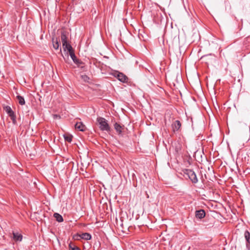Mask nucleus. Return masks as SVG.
Instances as JSON below:
<instances>
[{"label":"nucleus","mask_w":250,"mask_h":250,"mask_svg":"<svg viewBox=\"0 0 250 250\" xmlns=\"http://www.w3.org/2000/svg\"><path fill=\"white\" fill-rule=\"evenodd\" d=\"M97 125L102 131H105L107 132H109L110 131V127L108 124V122L104 118L101 117H98L97 118Z\"/></svg>","instance_id":"f257e3e1"},{"label":"nucleus","mask_w":250,"mask_h":250,"mask_svg":"<svg viewBox=\"0 0 250 250\" xmlns=\"http://www.w3.org/2000/svg\"><path fill=\"white\" fill-rule=\"evenodd\" d=\"M184 175L187 176L193 183L198 182V179L194 171L191 169H186L184 171Z\"/></svg>","instance_id":"f03ea898"},{"label":"nucleus","mask_w":250,"mask_h":250,"mask_svg":"<svg viewBox=\"0 0 250 250\" xmlns=\"http://www.w3.org/2000/svg\"><path fill=\"white\" fill-rule=\"evenodd\" d=\"M73 238L75 240H79L83 239L86 240H90L91 238V235L88 233H83L82 234H76L73 236Z\"/></svg>","instance_id":"7ed1b4c3"},{"label":"nucleus","mask_w":250,"mask_h":250,"mask_svg":"<svg viewBox=\"0 0 250 250\" xmlns=\"http://www.w3.org/2000/svg\"><path fill=\"white\" fill-rule=\"evenodd\" d=\"M4 110L5 112L9 115L10 117L11 120L13 121V123H15L16 122V116L12 111L11 108L9 106H6L4 107Z\"/></svg>","instance_id":"20e7f679"},{"label":"nucleus","mask_w":250,"mask_h":250,"mask_svg":"<svg viewBox=\"0 0 250 250\" xmlns=\"http://www.w3.org/2000/svg\"><path fill=\"white\" fill-rule=\"evenodd\" d=\"M114 76L120 81H121L122 82L125 83V82H126L127 81V77L122 73L116 72L115 73Z\"/></svg>","instance_id":"39448f33"},{"label":"nucleus","mask_w":250,"mask_h":250,"mask_svg":"<svg viewBox=\"0 0 250 250\" xmlns=\"http://www.w3.org/2000/svg\"><path fill=\"white\" fill-rule=\"evenodd\" d=\"M69 55H70V57L71 58V59H72L73 61L75 63L78 64V65H80L81 64L83 63L82 61L77 59L74 51H71L70 53L69 54Z\"/></svg>","instance_id":"423d86ee"},{"label":"nucleus","mask_w":250,"mask_h":250,"mask_svg":"<svg viewBox=\"0 0 250 250\" xmlns=\"http://www.w3.org/2000/svg\"><path fill=\"white\" fill-rule=\"evenodd\" d=\"M181 126V123L179 121L176 120L172 124V128L174 132L178 131Z\"/></svg>","instance_id":"0eeeda50"},{"label":"nucleus","mask_w":250,"mask_h":250,"mask_svg":"<svg viewBox=\"0 0 250 250\" xmlns=\"http://www.w3.org/2000/svg\"><path fill=\"white\" fill-rule=\"evenodd\" d=\"M62 44V48L64 51H67L68 52V54L70 53L71 51H73V49L71 46V45L68 43L67 42H66L65 43Z\"/></svg>","instance_id":"6e6552de"},{"label":"nucleus","mask_w":250,"mask_h":250,"mask_svg":"<svg viewBox=\"0 0 250 250\" xmlns=\"http://www.w3.org/2000/svg\"><path fill=\"white\" fill-rule=\"evenodd\" d=\"M205 212L204 210L201 209L196 211L195 216L196 218L202 219L205 216Z\"/></svg>","instance_id":"1a4fd4ad"},{"label":"nucleus","mask_w":250,"mask_h":250,"mask_svg":"<svg viewBox=\"0 0 250 250\" xmlns=\"http://www.w3.org/2000/svg\"><path fill=\"white\" fill-rule=\"evenodd\" d=\"M13 239L15 241H21L22 239V236L21 234L18 232L13 233Z\"/></svg>","instance_id":"9d476101"},{"label":"nucleus","mask_w":250,"mask_h":250,"mask_svg":"<svg viewBox=\"0 0 250 250\" xmlns=\"http://www.w3.org/2000/svg\"><path fill=\"white\" fill-rule=\"evenodd\" d=\"M75 126L76 129L81 131H84L86 129L85 126L81 122L77 123Z\"/></svg>","instance_id":"9b49d317"},{"label":"nucleus","mask_w":250,"mask_h":250,"mask_svg":"<svg viewBox=\"0 0 250 250\" xmlns=\"http://www.w3.org/2000/svg\"><path fill=\"white\" fill-rule=\"evenodd\" d=\"M245 238L247 242V247L248 248L249 247V245L250 244V233L248 231H245Z\"/></svg>","instance_id":"f8f14e48"},{"label":"nucleus","mask_w":250,"mask_h":250,"mask_svg":"<svg viewBox=\"0 0 250 250\" xmlns=\"http://www.w3.org/2000/svg\"><path fill=\"white\" fill-rule=\"evenodd\" d=\"M61 40L62 44L65 43L66 42H67V37L66 34L65 32H62L61 34Z\"/></svg>","instance_id":"ddd939ff"},{"label":"nucleus","mask_w":250,"mask_h":250,"mask_svg":"<svg viewBox=\"0 0 250 250\" xmlns=\"http://www.w3.org/2000/svg\"><path fill=\"white\" fill-rule=\"evenodd\" d=\"M114 128L116 130V131L119 133V134H121L122 132V126L118 124V123H116L114 125Z\"/></svg>","instance_id":"4468645a"},{"label":"nucleus","mask_w":250,"mask_h":250,"mask_svg":"<svg viewBox=\"0 0 250 250\" xmlns=\"http://www.w3.org/2000/svg\"><path fill=\"white\" fill-rule=\"evenodd\" d=\"M54 217L58 222H62L63 220L62 216L58 213H55Z\"/></svg>","instance_id":"2eb2a0df"},{"label":"nucleus","mask_w":250,"mask_h":250,"mask_svg":"<svg viewBox=\"0 0 250 250\" xmlns=\"http://www.w3.org/2000/svg\"><path fill=\"white\" fill-rule=\"evenodd\" d=\"M17 99L18 101V102L19 103L21 104V105H23L25 104V101H24V99L23 98V97L20 96V95H18L17 96Z\"/></svg>","instance_id":"dca6fc26"},{"label":"nucleus","mask_w":250,"mask_h":250,"mask_svg":"<svg viewBox=\"0 0 250 250\" xmlns=\"http://www.w3.org/2000/svg\"><path fill=\"white\" fill-rule=\"evenodd\" d=\"M53 45L54 49L56 50L59 49L60 46V43L56 39V41H54V39H53Z\"/></svg>","instance_id":"f3484780"},{"label":"nucleus","mask_w":250,"mask_h":250,"mask_svg":"<svg viewBox=\"0 0 250 250\" xmlns=\"http://www.w3.org/2000/svg\"><path fill=\"white\" fill-rule=\"evenodd\" d=\"M65 140L67 141L68 142H71L72 141L71 137L70 136H64Z\"/></svg>","instance_id":"a211bd4d"},{"label":"nucleus","mask_w":250,"mask_h":250,"mask_svg":"<svg viewBox=\"0 0 250 250\" xmlns=\"http://www.w3.org/2000/svg\"><path fill=\"white\" fill-rule=\"evenodd\" d=\"M74 246H75L74 244H73L72 243H70V244H69V250H72L73 249V247H74Z\"/></svg>","instance_id":"6ab92c4d"},{"label":"nucleus","mask_w":250,"mask_h":250,"mask_svg":"<svg viewBox=\"0 0 250 250\" xmlns=\"http://www.w3.org/2000/svg\"><path fill=\"white\" fill-rule=\"evenodd\" d=\"M71 250H81V249L77 246H74V247H73V249Z\"/></svg>","instance_id":"aec40b11"},{"label":"nucleus","mask_w":250,"mask_h":250,"mask_svg":"<svg viewBox=\"0 0 250 250\" xmlns=\"http://www.w3.org/2000/svg\"><path fill=\"white\" fill-rule=\"evenodd\" d=\"M83 77H84V78H87V76H86V75L84 76H83Z\"/></svg>","instance_id":"412c9836"}]
</instances>
